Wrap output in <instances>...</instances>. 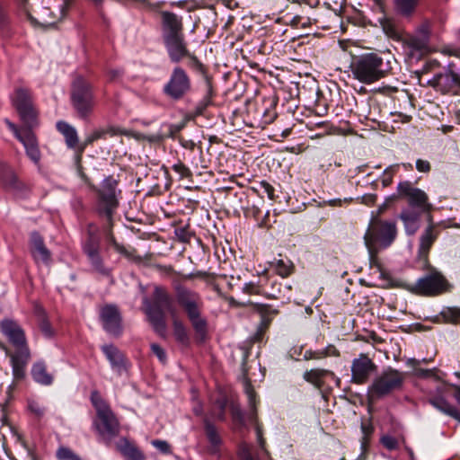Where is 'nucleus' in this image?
Listing matches in <instances>:
<instances>
[{
	"label": "nucleus",
	"instance_id": "338daca9",
	"mask_svg": "<svg viewBox=\"0 0 460 460\" xmlns=\"http://www.w3.org/2000/svg\"><path fill=\"white\" fill-rule=\"evenodd\" d=\"M123 75V71L121 69H111L108 71V78L109 81L114 82L118 79H119Z\"/></svg>",
	"mask_w": 460,
	"mask_h": 460
},
{
	"label": "nucleus",
	"instance_id": "c756f323",
	"mask_svg": "<svg viewBox=\"0 0 460 460\" xmlns=\"http://www.w3.org/2000/svg\"><path fill=\"white\" fill-rule=\"evenodd\" d=\"M327 376H334L333 372L327 369L314 368L304 373V379L316 386L321 388L323 385V380Z\"/></svg>",
	"mask_w": 460,
	"mask_h": 460
},
{
	"label": "nucleus",
	"instance_id": "f3484780",
	"mask_svg": "<svg viewBox=\"0 0 460 460\" xmlns=\"http://www.w3.org/2000/svg\"><path fill=\"white\" fill-rule=\"evenodd\" d=\"M94 394H93V396ZM93 402L97 410L98 418L101 420V424L98 425V430L102 434H106L109 437H114L119 433V421L111 411L109 406L102 400H94Z\"/></svg>",
	"mask_w": 460,
	"mask_h": 460
},
{
	"label": "nucleus",
	"instance_id": "5701e85b",
	"mask_svg": "<svg viewBox=\"0 0 460 460\" xmlns=\"http://www.w3.org/2000/svg\"><path fill=\"white\" fill-rule=\"evenodd\" d=\"M203 427L208 441L207 452L213 456H219L223 446V438L219 429L208 416L203 419Z\"/></svg>",
	"mask_w": 460,
	"mask_h": 460
},
{
	"label": "nucleus",
	"instance_id": "774afa93",
	"mask_svg": "<svg viewBox=\"0 0 460 460\" xmlns=\"http://www.w3.org/2000/svg\"><path fill=\"white\" fill-rule=\"evenodd\" d=\"M376 198L377 196L376 194H365L360 199L361 203L371 206L376 202Z\"/></svg>",
	"mask_w": 460,
	"mask_h": 460
},
{
	"label": "nucleus",
	"instance_id": "72a5a7b5",
	"mask_svg": "<svg viewBox=\"0 0 460 460\" xmlns=\"http://www.w3.org/2000/svg\"><path fill=\"white\" fill-rule=\"evenodd\" d=\"M420 0H394V8L398 14L410 17L415 12Z\"/></svg>",
	"mask_w": 460,
	"mask_h": 460
},
{
	"label": "nucleus",
	"instance_id": "e2e57ef3",
	"mask_svg": "<svg viewBox=\"0 0 460 460\" xmlns=\"http://www.w3.org/2000/svg\"><path fill=\"white\" fill-rule=\"evenodd\" d=\"M151 349L161 362L164 363L166 361V353L160 345L153 343L151 344Z\"/></svg>",
	"mask_w": 460,
	"mask_h": 460
},
{
	"label": "nucleus",
	"instance_id": "39448f33",
	"mask_svg": "<svg viewBox=\"0 0 460 460\" xmlns=\"http://www.w3.org/2000/svg\"><path fill=\"white\" fill-rule=\"evenodd\" d=\"M397 235L396 223L375 218L371 221L367 231L365 234V244L368 249L370 261L376 260L378 243L382 248H387L395 240Z\"/></svg>",
	"mask_w": 460,
	"mask_h": 460
},
{
	"label": "nucleus",
	"instance_id": "a18cd8bd",
	"mask_svg": "<svg viewBox=\"0 0 460 460\" xmlns=\"http://www.w3.org/2000/svg\"><path fill=\"white\" fill-rule=\"evenodd\" d=\"M56 456L58 460H82V458L71 448L67 447H59Z\"/></svg>",
	"mask_w": 460,
	"mask_h": 460
},
{
	"label": "nucleus",
	"instance_id": "4c0bfd02",
	"mask_svg": "<svg viewBox=\"0 0 460 460\" xmlns=\"http://www.w3.org/2000/svg\"><path fill=\"white\" fill-rule=\"evenodd\" d=\"M172 316V328L173 335L177 341L187 344L189 342V335L183 323L176 316V314Z\"/></svg>",
	"mask_w": 460,
	"mask_h": 460
},
{
	"label": "nucleus",
	"instance_id": "473e14b6",
	"mask_svg": "<svg viewBox=\"0 0 460 460\" xmlns=\"http://www.w3.org/2000/svg\"><path fill=\"white\" fill-rule=\"evenodd\" d=\"M119 452L128 460H145L144 454L128 440H123L119 446Z\"/></svg>",
	"mask_w": 460,
	"mask_h": 460
},
{
	"label": "nucleus",
	"instance_id": "4468645a",
	"mask_svg": "<svg viewBox=\"0 0 460 460\" xmlns=\"http://www.w3.org/2000/svg\"><path fill=\"white\" fill-rule=\"evenodd\" d=\"M448 286L447 280L440 272L433 271L419 279L413 291L419 295L434 296L447 291Z\"/></svg>",
	"mask_w": 460,
	"mask_h": 460
},
{
	"label": "nucleus",
	"instance_id": "680f3d73",
	"mask_svg": "<svg viewBox=\"0 0 460 460\" xmlns=\"http://www.w3.org/2000/svg\"><path fill=\"white\" fill-rule=\"evenodd\" d=\"M29 410L35 414L37 417H42L45 412L44 407H42L38 402L31 401L28 404Z\"/></svg>",
	"mask_w": 460,
	"mask_h": 460
},
{
	"label": "nucleus",
	"instance_id": "2f4dec72",
	"mask_svg": "<svg viewBox=\"0 0 460 460\" xmlns=\"http://www.w3.org/2000/svg\"><path fill=\"white\" fill-rule=\"evenodd\" d=\"M31 376L37 383L44 385H49L53 381L52 376L48 373L46 365L43 362H37L33 365Z\"/></svg>",
	"mask_w": 460,
	"mask_h": 460
},
{
	"label": "nucleus",
	"instance_id": "423d86ee",
	"mask_svg": "<svg viewBox=\"0 0 460 460\" xmlns=\"http://www.w3.org/2000/svg\"><path fill=\"white\" fill-rule=\"evenodd\" d=\"M71 103L81 119H88L95 106L92 84L83 77H77L72 84Z\"/></svg>",
	"mask_w": 460,
	"mask_h": 460
},
{
	"label": "nucleus",
	"instance_id": "6e6d98bb",
	"mask_svg": "<svg viewBox=\"0 0 460 460\" xmlns=\"http://www.w3.org/2000/svg\"><path fill=\"white\" fill-rule=\"evenodd\" d=\"M231 415L235 425L240 427L244 425V417L242 410L239 407L233 406L231 409Z\"/></svg>",
	"mask_w": 460,
	"mask_h": 460
},
{
	"label": "nucleus",
	"instance_id": "412c9836",
	"mask_svg": "<svg viewBox=\"0 0 460 460\" xmlns=\"http://www.w3.org/2000/svg\"><path fill=\"white\" fill-rule=\"evenodd\" d=\"M1 331L9 340V341L16 348V351L28 348L23 330L14 321L5 319L0 323Z\"/></svg>",
	"mask_w": 460,
	"mask_h": 460
},
{
	"label": "nucleus",
	"instance_id": "f8f14e48",
	"mask_svg": "<svg viewBox=\"0 0 460 460\" xmlns=\"http://www.w3.org/2000/svg\"><path fill=\"white\" fill-rule=\"evenodd\" d=\"M191 90V80L186 71L181 66H175L164 85L163 92L173 101L181 100Z\"/></svg>",
	"mask_w": 460,
	"mask_h": 460
},
{
	"label": "nucleus",
	"instance_id": "0e129e2a",
	"mask_svg": "<svg viewBox=\"0 0 460 460\" xmlns=\"http://www.w3.org/2000/svg\"><path fill=\"white\" fill-rule=\"evenodd\" d=\"M416 169L420 172H429L431 165L427 160L418 159L416 161Z\"/></svg>",
	"mask_w": 460,
	"mask_h": 460
},
{
	"label": "nucleus",
	"instance_id": "c85d7f7f",
	"mask_svg": "<svg viewBox=\"0 0 460 460\" xmlns=\"http://www.w3.org/2000/svg\"><path fill=\"white\" fill-rule=\"evenodd\" d=\"M253 309L261 316L260 330L269 327L272 319L279 314V310L268 304H253Z\"/></svg>",
	"mask_w": 460,
	"mask_h": 460
},
{
	"label": "nucleus",
	"instance_id": "9d476101",
	"mask_svg": "<svg viewBox=\"0 0 460 460\" xmlns=\"http://www.w3.org/2000/svg\"><path fill=\"white\" fill-rule=\"evenodd\" d=\"M402 41L403 52L410 59L420 60L430 51L427 25H422L417 34L406 36Z\"/></svg>",
	"mask_w": 460,
	"mask_h": 460
},
{
	"label": "nucleus",
	"instance_id": "bb28decb",
	"mask_svg": "<svg viewBox=\"0 0 460 460\" xmlns=\"http://www.w3.org/2000/svg\"><path fill=\"white\" fill-rule=\"evenodd\" d=\"M57 128L64 136L67 147L78 152V146L81 143H79L76 129L67 122L62 120L57 123Z\"/></svg>",
	"mask_w": 460,
	"mask_h": 460
},
{
	"label": "nucleus",
	"instance_id": "8fccbe9b",
	"mask_svg": "<svg viewBox=\"0 0 460 460\" xmlns=\"http://www.w3.org/2000/svg\"><path fill=\"white\" fill-rule=\"evenodd\" d=\"M380 443L389 451L396 450L399 447V439L391 435H383Z\"/></svg>",
	"mask_w": 460,
	"mask_h": 460
},
{
	"label": "nucleus",
	"instance_id": "49530a36",
	"mask_svg": "<svg viewBox=\"0 0 460 460\" xmlns=\"http://www.w3.org/2000/svg\"><path fill=\"white\" fill-rule=\"evenodd\" d=\"M443 318L451 323H460V308L448 307L442 312Z\"/></svg>",
	"mask_w": 460,
	"mask_h": 460
},
{
	"label": "nucleus",
	"instance_id": "e433bc0d",
	"mask_svg": "<svg viewBox=\"0 0 460 460\" xmlns=\"http://www.w3.org/2000/svg\"><path fill=\"white\" fill-rule=\"evenodd\" d=\"M110 131V129L105 128L94 129L92 133L88 134L84 140L78 146V153L82 154L88 146L93 145L95 141L104 139Z\"/></svg>",
	"mask_w": 460,
	"mask_h": 460
},
{
	"label": "nucleus",
	"instance_id": "79ce46f5",
	"mask_svg": "<svg viewBox=\"0 0 460 460\" xmlns=\"http://www.w3.org/2000/svg\"><path fill=\"white\" fill-rule=\"evenodd\" d=\"M93 269L102 276H109L110 270L107 269L102 261L100 252L87 256Z\"/></svg>",
	"mask_w": 460,
	"mask_h": 460
},
{
	"label": "nucleus",
	"instance_id": "37998d69",
	"mask_svg": "<svg viewBox=\"0 0 460 460\" xmlns=\"http://www.w3.org/2000/svg\"><path fill=\"white\" fill-rule=\"evenodd\" d=\"M407 364L413 367L414 376H416L417 377H420V378H427V377L434 376L435 372L437 370L436 368L424 369V368L418 367V365L420 364V360L415 359V358L408 359Z\"/></svg>",
	"mask_w": 460,
	"mask_h": 460
},
{
	"label": "nucleus",
	"instance_id": "a211bd4d",
	"mask_svg": "<svg viewBox=\"0 0 460 460\" xmlns=\"http://www.w3.org/2000/svg\"><path fill=\"white\" fill-rule=\"evenodd\" d=\"M376 369V364L367 355L361 353L351 363V382L362 385L367 382L369 376Z\"/></svg>",
	"mask_w": 460,
	"mask_h": 460
},
{
	"label": "nucleus",
	"instance_id": "603ef678",
	"mask_svg": "<svg viewBox=\"0 0 460 460\" xmlns=\"http://www.w3.org/2000/svg\"><path fill=\"white\" fill-rule=\"evenodd\" d=\"M210 93H211V86L209 85L208 94L197 104V106L195 108V111H194L195 115L199 116V115L203 114L204 111L210 104V102H211Z\"/></svg>",
	"mask_w": 460,
	"mask_h": 460
},
{
	"label": "nucleus",
	"instance_id": "0eeeda50",
	"mask_svg": "<svg viewBox=\"0 0 460 460\" xmlns=\"http://www.w3.org/2000/svg\"><path fill=\"white\" fill-rule=\"evenodd\" d=\"M405 375L397 369L387 367L380 375L376 376L371 385L368 387L367 394L370 400H379L394 391L402 387Z\"/></svg>",
	"mask_w": 460,
	"mask_h": 460
},
{
	"label": "nucleus",
	"instance_id": "1a4fd4ad",
	"mask_svg": "<svg viewBox=\"0 0 460 460\" xmlns=\"http://www.w3.org/2000/svg\"><path fill=\"white\" fill-rule=\"evenodd\" d=\"M118 181L111 176L106 177L100 188L91 186L98 194V209L107 219L111 220L112 214L119 206L117 199Z\"/></svg>",
	"mask_w": 460,
	"mask_h": 460
},
{
	"label": "nucleus",
	"instance_id": "58836bf2",
	"mask_svg": "<svg viewBox=\"0 0 460 460\" xmlns=\"http://www.w3.org/2000/svg\"><path fill=\"white\" fill-rule=\"evenodd\" d=\"M380 23L383 28V31L388 37L394 40H401V30L393 20L384 18L380 20Z\"/></svg>",
	"mask_w": 460,
	"mask_h": 460
},
{
	"label": "nucleus",
	"instance_id": "7ed1b4c3",
	"mask_svg": "<svg viewBox=\"0 0 460 460\" xmlns=\"http://www.w3.org/2000/svg\"><path fill=\"white\" fill-rule=\"evenodd\" d=\"M174 290L178 305L185 312L198 337L203 340L208 332V322L201 314L203 302L200 296L181 285L176 286Z\"/></svg>",
	"mask_w": 460,
	"mask_h": 460
},
{
	"label": "nucleus",
	"instance_id": "de8ad7c7",
	"mask_svg": "<svg viewBox=\"0 0 460 460\" xmlns=\"http://www.w3.org/2000/svg\"><path fill=\"white\" fill-rule=\"evenodd\" d=\"M398 169L399 164H393L384 171L381 180L384 187H387L393 182L394 175L398 172Z\"/></svg>",
	"mask_w": 460,
	"mask_h": 460
},
{
	"label": "nucleus",
	"instance_id": "c03bdc74",
	"mask_svg": "<svg viewBox=\"0 0 460 460\" xmlns=\"http://www.w3.org/2000/svg\"><path fill=\"white\" fill-rule=\"evenodd\" d=\"M226 400H217L215 402L214 408L210 412V417L217 420L223 421L226 420Z\"/></svg>",
	"mask_w": 460,
	"mask_h": 460
},
{
	"label": "nucleus",
	"instance_id": "f704fd0d",
	"mask_svg": "<svg viewBox=\"0 0 460 460\" xmlns=\"http://www.w3.org/2000/svg\"><path fill=\"white\" fill-rule=\"evenodd\" d=\"M270 268L282 278L288 277L294 269L292 261L288 259H275L270 262Z\"/></svg>",
	"mask_w": 460,
	"mask_h": 460
},
{
	"label": "nucleus",
	"instance_id": "3c124183",
	"mask_svg": "<svg viewBox=\"0 0 460 460\" xmlns=\"http://www.w3.org/2000/svg\"><path fill=\"white\" fill-rule=\"evenodd\" d=\"M361 431L363 434L362 438H361V448L363 451H366L368 442H369V437L373 432V427L371 425L362 423L361 424Z\"/></svg>",
	"mask_w": 460,
	"mask_h": 460
},
{
	"label": "nucleus",
	"instance_id": "393cba45",
	"mask_svg": "<svg viewBox=\"0 0 460 460\" xmlns=\"http://www.w3.org/2000/svg\"><path fill=\"white\" fill-rule=\"evenodd\" d=\"M101 349L109 360L113 371L119 375L127 371L128 360L123 352L116 346L113 344H105L101 347Z\"/></svg>",
	"mask_w": 460,
	"mask_h": 460
},
{
	"label": "nucleus",
	"instance_id": "5fc2aeb1",
	"mask_svg": "<svg viewBox=\"0 0 460 460\" xmlns=\"http://www.w3.org/2000/svg\"><path fill=\"white\" fill-rule=\"evenodd\" d=\"M244 392L248 397L249 404L252 408L255 407V392L249 380L245 379L243 382Z\"/></svg>",
	"mask_w": 460,
	"mask_h": 460
},
{
	"label": "nucleus",
	"instance_id": "a19ab883",
	"mask_svg": "<svg viewBox=\"0 0 460 460\" xmlns=\"http://www.w3.org/2000/svg\"><path fill=\"white\" fill-rule=\"evenodd\" d=\"M1 179L4 184L10 189L18 190L22 186V183L18 181L14 172L9 168L3 170Z\"/></svg>",
	"mask_w": 460,
	"mask_h": 460
},
{
	"label": "nucleus",
	"instance_id": "dca6fc26",
	"mask_svg": "<svg viewBox=\"0 0 460 460\" xmlns=\"http://www.w3.org/2000/svg\"><path fill=\"white\" fill-rule=\"evenodd\" d=\"M5 123L16 138L23 145L30 159L34 164H39L41 155L36 136L31 130L33 127L26 125L25 128H19L8 119H5Z\"/></svg>",
	"mask_w": 460,
	"mask_h": 460
},
{
	"label": "nucleus",
	"instance_id": "bf43d9fd",
	"mask_svg": "<svg viewBox=\"0 0 460 460\" xmlns=\"http://www.w3.org/2000/svg\"><path fill=\"white\" fill-rule=\"evenodd\" d=\"M175 235L177 238L183 243L190 241L192 236L191 233L186 227H179L175 229Z\"/></svg>",
	"mask_w": 460,
	"mask_h": 460
},
{
	"label": "nucleus",
	"instance_id": "864d4df0",
	"mask_svg": "<svg viewBox=\"0 0 460 460\" xmlns=\"http://www.w3.org/2000/svg\"><path fill=\"white\" fill-rule=\"evenodd\" d=\"M172 168L181 178H190L192 176L191 171L181 161L174 164Z\"/></svg>",
	"mask_w": 460,
	"mask_h": 460
},
{
	"label": "nucleus",
	"instance_id": "6ab92c4d",
	"mask_svg": "<svg viewBox=\"0 0 460 460\" xmlns=\"http://www.w3.org/2000/svg\"><path fill=\"white\" fill-rule=\"evenodd\" d=\"M100 318L104 330L113 336H119L122 332L121 314L115 305H106L100 311Z\"/></svg>",
	"mask_w": 460,
	"mask_h": 460
},
{
	"label": "nucleus",
	"instance_id": "ddd939ff",
	"mask_svg": "<svg viewBox=\"0 0 460 460\" xmlns=\"http://www.w3.org/2000/svg\"><path fill=\"white\" fill-rule=\"evenodd\" d=\"M397 193L399 198L407 199L411 209L429 212L433 208L429 201L427 193L419 188H415L409 181L398 183Z\"/></svg>",
	"mask_w": 460,
	"mask_h": 460
},
{
	"label": "nucleus",
	"instance_id": "4be33fe9",
	"mask_svg": "<svg viewBox=\"0 0 460 460\" xmlns=\"http://www.w3.org/2000/svg\"><path fill=\"white\" fill-rule=\"evenodd\" d=\"M445 394V386H439L435 391H430L428 398L429 403L443 414L452 418H457L459 416V411L447 402L444 396Z\"/></svg>",
	"mask_w": 460,
	"mask_h": 460
},
{
	"label": "nucleus",
	"instance_id": "cd10ccee",
	"mask_svg": "<svg viewBox=\"0 0 460 460\" xmlns=\"http://www.w3.org/2000/svg\"><path fill=\"white\" fill-rule=\"evenodd\" d=\"M30 359V350L28 348H23L20 351H16L11 355V364L13 367V376L17 378L23 377L24 367Z\"/></svg>",
	"mask_w": 460,
	"mask_h": 460
},
{
	"label": "nucleus",
	"instance_id": "4d7b16f0",
	"mask_svg": "<svg viewBox=\"0 0 460 460\" xmlns=\"http://www.w3.org/2000/svg\"><path fill=\"white\" fill-rule=\"evenodd\" d=\"M265 296L269 298L280 299L281 296V284L277 281L271 283V290L265 293Z\"/></svg>",
	"mask_w": 460,
	"mask_h": 460
},
{
	"label": "nucleus",
	"instance_id": "6e6552de",
	"mask_svg": "<svg viewBox=\"0 0 460 460\" xmlns=\"http://www.w3.org/2000/svg\"><path fill=\"white\" fill-rule=\"evenodd\" d=\"M27 0H22V5L24 8L28 17L35 23L41 26H51L61 21L67 13L71 5V0L56 1L49 6H41L32 15L26 7Z\"/></svg>",
	"mask_w": 460,
	"mask_h": 460
},
{
	"label": "nucleus",
	"instance_id": "aec40b11",
	"mask_svg": "<svg viewBox=\"0 0 460 460\" xmlns=\"http://www.w3.org/2000/svg\"><path fill=\"white\" fill-rule=\"evenodd\" d=\"M30 252L37 264L49 265L52 261L51 252L47 248L43 237L38 232L31 234Z\"/></svg>",
	"mask_w": 460,
	"mask_h": 460
},
{
	"label": "nucleus",
	"instance_id": "ea45409f",
	"mask_svg": "<svg viewBox=\"0 0 460 460\" xmlns=\"http://www.w3.org/2000/svg\"><path fill=\"white\" fill-rule=\"evenodd\" d=\"M83 251L86 256L100 252V239L94 234L90 233L83 245Z\"/></svg>",
	"mask_w": 460,
	"mask_h": 460
},
{
	"label": "nucleus",
	"instance_id": "052dcab7",
	"mask_svg": "<svg viewBox=\"0 0 460 460\" xmlns=\"http://www.w3.org/2000/svg\"><path fill=\"white\" fill-rule=\"evenodd\" d=\"M111 243L113 245L114 249L120 254L130 258L132 256V252L128 251L125 246L119 244L116 242L115 238L111 235L110 237Z\"/></svg>",
	"mask_w": 460,
	"mask_h": 460
},
{
	"label": "nucleus",
	"instance_id": "13d9d810",
	"mask_svg": "<svg viewBox=\"0 0 460 460\" xmlns=\"http://www.w3.org/2000/svg\"><path fill=\"white\" fill-rule=\"evenodd\" d=\"M151 444L158 449L160 452L164 454H172V449L170 444L165 440L155 439L152 440Z\"/></svg>",
	"mask_w": 460,
	"mask_h": 460
},
{
	"label": "nucleus",
	"instance_id": "09e8293b",
	"mask_svg": "<svg viewBox=\"0 0 460 460\" xmlns=\"http://www.w3.org/2000/svg\"><path fill=\"white\" fill-rule=\"evenodd\" d=\"M252 190L254 191H261L262 193H265L267 197L271 200L275 199V190L273 186L266 181H261L257 187H252Z\"/></svg>",
	"mask_w": 460,
	"mask_h": 460
},
{
	"label": "nucleus",
	"instance_id": "f257e3e1",
	"mask_svg": "<svg viewBox=\"0 0 460 460\" xmlns=\"http://www.w3.org/2000/svg\"><path fill=\"white\" fill-rule=\"evenodd\" d=\"M163 40L170 58L173 63H179L189 56L187 42L183 34L182 17L174 13L161 12Z\"/></svg>",
	"mask_w": 460,
	"mask_h": 460
},
{
	"label": "nucleus",
	"instance_id": "2eb2a0df",
	"mask_svg": "<svg viewBox=\"0 0 460 460\" xmlns=\"http://www.w3.org/2000/svg\"><path fill=\"white\" fill-rule=\"evenodd\" d=\"M428 84L442 93H456L460 89V73L456 65L450 63L447 70L433 76Z\"/></svg>",
	"mask_w": 460,
	"mask_h": 460
},
{
	"label": "nucleus",
	"instance_id": "c9c22d12",
	"mask_svg": "<svg viewBox=\"0 0 460 460\" xmlns=\"http://www.w3.org/2000/svg\"><path fill=\"white\" fill-rule=\"evenodd\" d=\"M35 314L38 318L39 326L41 331V332L47 337L50 338L53 336V330L51 328V325L47 319L46 312L45 310L40 306L36 305L34 309Z\"/></svg>",
	"mask_w": 460,
	"mask_h": 460
},
{
	"label": "nucleus",
	"instance_id": "a878e982",
	"mask_svg": "<svg viewBox=\"0 0 460 460\" xmlns=\"http://www.w3.org/2000/svg\"><path fill=\"white\" fill-rule=\"evenodd\" d=\"M424 212L420 210L404 208L399 217L403 223L405 232L408 235H413L420 228V217Z\"/></svg>",
	"mask_w": 460,
	"mask_h": 460
},
{
	"label": "nucleus",
	"instance_id": "20e7f679",
	"mask_svg": "<svg viewBox=\"0 0 460 460\" xmlns=\"http://www.w3.org/2000/svg\"><path fill=\"white\" fill-rule=\"evenodd\" d=\"M351 74L360 83L370 84L385 78L391 67L376 53H368L352 59L349 66Z\"/></svg>",
	"mask_w": 460,
	"mask_h": 460
},
{
	"label": "nucleus",
	"instance_id": "69168bd1",
	"mask_svg": "<svg viewBox=\"0 0 460 460\" xmlns=\"http://www.w3.org/2000/svg\"><path fill=\"white\" fill-rule=\"evenodd\" d=\"M187 58V56L185 57ZM188 58H190V62H189V66L196 70H201L202 67H203V65L201 64V62L198 59V58L192 54H190L189 52V56Z\"/></svg>",
	"mask_w": 460,
	"mask_h": 460
},
{
	"label": "nucleus",
	"instance_id": "f03ea898",
	"mask_svg": "<svg viewBox=\"0 0 460 460\" xmlns=\"http://www.w3.org/2000/svg\"><path fill=\"white\" fill-rule=\"evenodd\" d=\"M144 311L154 331L161 337L166 336L167 325L165 312L172 315L176 314L173 300L167 289L162 286H155L151 299H143Z\"/></svg>",
	"mask_w": 460,
	"mask_h": 460
},
{
	"label": "nucleus",
	"instance_id": "7c9ffc66",
	"mask_svg": "<svg viewBox=\"0 0 460 460\" xmlns=\"http://www.w3.org/2000/svg\"><path fill=\"white\" fill-rule=\"evenodd\" d=\"M340 356L339 350L332 344H329L324 349H307L304 353V358L305 360H319L327 357H338Z\"/></svg>",
	"mask_w": 460,
	"mask_h": 460
},
{
	"label": "nucleus",
	"instance_id": "b1692460",
	"mask_svg": "<svg viewBox=\"0 0 460 460\" xmlns=\"http://www.w3.org/2000/svg\"><path fill=\"white\" fill-rule=\"evenodd\" d=\"M439 229L433 224L428 226L421 233L419 240L418 257L428 261L429 251L439 235Z\"/></svg>",
	"mask_w": 460,
	"mask_h": 460
},
{
	"label": "nucleus",
	"instance_id": "9b49d317",
	"mask_svg": "<svg viewBox=\"0 0 460 460\" xmlns=\"http://www.w3.org/2000/svg\"><path fill=\"white\" fill-rule=\"evenodd\" d=\"M12 103L22 120L30 127L37 125V111L32 102L31 93L28 88L17 87L11 96Z\"/></svg>",
	"mask_w": 460,
	"mask_h": 460
}]
</instances>
